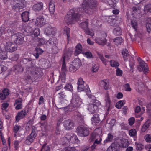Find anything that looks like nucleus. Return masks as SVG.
Returning <instances> with one entry per match:
<instances>
[{"instance_id":"nucleus-1","label":"nucleus","mask_w":151,"mask_h":151,"mask_svg":"<svg viewBox=\"0 0 151 151\" xmlns=\"http://www.w3.org/2000/svg\"><path fill=\"white\" fill-rule=\"evenodd\" d=\"M97 6L96 0H85L82 4L81 7L85 12L92 14L96 10Z\"/></svg>"},{"instance_id":"nucleus-2","label":"nucleus","mask_w":151,"mask_h":151,"mask_svg":"<svg viewBox=\"0 0 151 151\" xmlns=\"http://www.w3.org/2000/svg\"><path fill=\"white\" fill-rule=\"evenodd\" d=\"M80 17L78 10L75 9L70 10L65 18V20L66 23L70 24L73 23L74 22L78 20Z\"/></svg>"},{"instance_id":"nucleus-3","label":"nucleus","mask_w":151,"mask_h":151,"mask_svg":"<svg viewBox=\"0 0 151 151\" xmlns=\"http://www.w3.org/2000/svg\"><path fill=\"white\" fill-rule=\"evenodd\" d=\"M101 129L99 128H97L96 129L92 134L89 139V142H91L94 139H96L93 144L92 145V148L94 149L97 145L100 144L101 142L102 138L101 137Z\"/></svg>"},{"instance_id":"nucleus-4","label":"nucleus","mask_w":151,"mask_h":151,"mask_svg":"<svg viewBox=\"0 0 151 151\" xmlns=\"http://www.w3.org/2000/svg\"><path fill=\"white\" fill-rule=\"evenodd\" d=\"M91 103L88 105V110L92 114L96 113L98 109V106L100 105L101 103L95 98L92 99L91 101Z\"/></svg>"},{"instance_id":"nucleus-5","label":"nucleus","mask_w":151,"mask_h":151,"mask_svg":"<svg viewBox=\"0 0 151 151\" xmlns=\"http://www.w3.org/2000/svg\"><path fill=\"white\" fill-rule=\"evenodd\" d=\"M11 3L12 5V9L16 10L17 11L26 6V2L24 0H12Z\"/></svg>"},{"instance_id":"nucleus-6","label":"nucleus","mask_w":151,"mask_h":151,"mask_svg":"<svg viewBox=\"0 0 151 151\" xmlns=\"http://www.w3.org/2000/svg\"><path fill=\"white\" fill-rule=\"evenodd\" d=\"M81 104V101L79 96L76 94H74L73 95L71 101L70 109H71V111L73 110L74 109H73L72 107L74 108H77L79 107Z\"/></svg>"},{"instance_id":"nucleus-7","label":"nucleus","mask_w":151,"mask_h":151,"mask_svg":"<svg viewBox=\"0 0 151 151\" xmlns=\"http://www.w3.org/2000/svg\"><path fill=\"white\" fill-rule=\"evenodd\" d=\"M40 68L33 64L30 67H27L26 68L27 71H30L32 77L35 79H37L39 77L38 72Z\"/></svg>"},{"instance_id":"nucleus-8","label":"nucleus","mask_w":151,"mask_h":151,"mask_svg":"<svg viewBox=\"0 0 151 151\" xmlns=\"http://www.w3.org/2000/svg\"><path fill=\"white\" fill-rule=\"evenodd\" d=\"M76 132L78 135L81 137H86L89 134L88 129L83 125L78 126L77 128Z\"/></svg>"},{"instance_id":"nucleus-9","label":"nucleus","mask_w":151,"mask_h":151,"mask_svg":"<svg viewBox=\"0 0 151 151\" xmlns=\"http://www.w3.org/2000/svg\"><path fill=\"white\" fill-rule=\"evenodd\" d=\"M11 39V41L16 45H22L24 42V37L19 33L12 35Z\"/></svg>"},{"instance_id":"nucleus-10","label":"nucleus","mask_w":151,"mask_h":151,"mask_svg":"<svg viewBox=\"0 0 151 151\" xmlns=\"http://www.w3.org/2000/svg\"><path fill=\"white\" fill-rule=\"evenodd\" d=\"M67 71V70L66 68L65 60L64 59H63L61 73L59 76L60 78L61 79L62 82L63 83L65 82L66 78L65 72Z\"/></svg>"},{"instance_id":"nucleus-11","label":"nucleus","mask_w":151,"mask_h":151,"mask_svg":"<svg viewBox=\"0 0 151 151\" xmlns=\"http://www.w3.org/2000/svg\"><path fill=\"white\" fill-rule=\"evenodd\" d=\"M101 37H96L95 38V40L96 42L99 45H104L106 44L107 40L106 38L107 37V34L106 33L104 32L101 34Z\"/></svg>"},{"instance_id":"nucleus-12","label":"nucleus","mask_w":151,"mask_h":151,"mask_svg":"<svg viewBox=\"0 0 151 151\" xmlns=\"http://www.w3.org/2000/svg\"><path fill=\"white\" fill-rule=\"evenodd\" d=\"M64 140L67 139L70 143H78L79 142V140L78 139L76 135L73 134H67L65 137H63Z\"/></svg>"},{"instance_id":"nucleus-13","label":"nucleus","mask_w":151,"mask_h":151,"mask_svg":"<svg viewBox=\"0 0 151 151\" xmlns=\"http://www.w3.org/2000/svg\"><path fill=\"white\" fill-rule=\"evenodd\" d=\"M84 84H79L78 85V90L79 91H85L86 92V93L87 95L89 97L92 98V96L91 97L90 95L91 92L90 90L89 86L86 85V86H83Z\"/></svg>"},{"instance_id":"nucleus-14","label":"nucleus","mask_w":151,"mask_h":151,"mask_svg":"<svg viewBox=\"0 0 151 151\" xmlns=\"http://www.w3.org/2000/svg\"><path fill=\"white\" fill-rule=\"evenodd\" d=\"M37 134L35 131L32 130L31 134L27 137V139L25 142V143L28 145H30L33 142L36 137Z\"/></svg>"},{"instance_id":"nucleus-15","label":"nucleus","mask_w":151,"mask_h":151,"mask_svg":"<svg viewBox=\"0 0 151 151\" xmlns=\"http://www.w3.org/2000/svg\"><path fill=\"white\" fill-rule=\"evenodd\" d=\"M140 7L138 5L133 7L132 14L133 16L136 19H139L142 16L141 14L140 13Z\"/></svg>"},{"instance_id":"nucleus-16","label":"nucleus","mask_w":151,"mask_h":151,"mask_svg":"<svg viewBox=\"0 0 151 151\" xmlns=\"http://www.w3.org/2000/svg\"><path fill=\"white\" fill-rule=\"evenodd\" d=\"M73 53V51L71 49L68 48L67 49H66L64 51L62 59H64L65 60L66 59L67 60H68L71 58Z\"/></svg>"},{"instance_id":"nucleus-17","label":"nucleus","mask_w":151,"mask_h":151,"mask_svg":"<svg viewBox=\"0 0 151 151\" xmlns=\"http://www.w3.org/2000/svg\"><path fill=\"white\" fill-rule=\"evenodd\" d=\"M64 126L66 129L68 130L72 129L74 126V123L70 120H65L63 123Z\"/></svg>"},{"instance_id":"nucleus-18","label":"nucleus","mask_w":151,"mask_h":151,"mask_svg":"<svg viewBox=\"0 0 151 151\" xmlns=\"http://www.w3.org/2000/svg\"><path fill=\"white\" fill-rule=\"evenodd\" d=\"M35 24L39 27H41L46 24L45 20L43 16H39L36 19Z\"/></svg>"},{"instance_id":"nucleus-19","label":"nucleus","mask_w":151,"mask_h":151,"mask_svg":"<svg viewBox=\"0 0 151 151\" xmlns=\"http://www.w3.org/2000/svg\"><path fill=\"white\" fill-rule=\"evenodd\" d=\"M27 114L26 110H22L20 112H18L16 117V121L18 122L21 119L24 118L25 116Z\"/></svg>"},{"instance_id":"nucleus-20","label":"nucleus","mask_w":151,"mask_h":151,"mask_svg":"<svg viewBox=\"0 0 151 151\" xmlns=\"http://www.w3.org/2000/svg\"><path fill=\"white\" fill-rule=\"evenodd\" d=\"M43 7V3L40 2L34 4L33 6L32 9L35 11L37 12L42 10Z\"/></svg>"},{"instance_id":"nucleus-21","label":"nucleus","mask_w":151,"mask_h":151,"mask_svg":"<svg viewBox=\"0 0 151 151\" xmlns=\"http://www.w3.org/2000/svg\"><path fill=\"white\" fill-rule=\"evenodd\" d=\"M55 28L48 27L45 28V33L46 35L48 36L51 34L54 35L55 33Z\"/></svg>"},{"instance_id":"nucleus-22","label":"nucleus","mask_w":151,"mask_h":151,"mask_svg":"<svg viewBox=\"0 0 151 151\" xmlns=\"http://www.w3.org/2000/svg\"><path fill=\"white\" fill-rule=\"evenodd\" d=\"M29 13L27 11L23 12L21 14V16L22 20L23 22H26L28 21L29 19Z\"/></svg>"},{"instance_id":"nucleus-23","label":"nucleus","mask_w":151,"mask_h":151,"mask_svg":"<svg viewBox=\"0 0 151 151\" xmlns=\"http://www.w3.org/2000/svg\"><path fill=\"white\" fill-rule=\"evenodd\" d=\"M139 66L141 67L140 68V71H143L145 74L147 73L148 69L147 68V65L144 62L142 63H140Z\"/></svg>"},{"instance_id":"nucleus-24","label":"nucleus","mask_w":151,"mask_h":151,"mask_svg":"<svg viewBox=\"0 0 151 151\" xmlns=\"http://www.w3.org/2000/svg\"><path fill=\"white\" fill-rule=\"evenodd\" d=\"M22 62L24 64L26 65V68L30 67L33 64L32 60L28 58H23Z\"/></svg>"},{"instance_id":"nucleus-25","label":"nucleus","mask_w":151,"mask_h":151,"mask_svg":"<svg viewBox=\"0 0 151 151\" xmlns=\"http://www.w3.org/2000/svg\"><path fill=\"white\" fill-rule=\"evenodd\" d=\"M82 48L81 45L79 43L78 44L76 47V50L74 54V55L75 56H77L81 53L82 50Z\"/></svg>"},{"instance_id":"nucleus-26","label":"nucleus","mask_w":151,"mask_h":151,"mask_svg":"<svg viewBox=\"0 0 151 151\" xmlns=\"http://www.w3.org/2000/svg\"><path fill=\"white\" fill-rule=\"evenodd\" d=\"M105 101L106 102V106L107 107V111H109V108L111 105V100L109 96V94L108 93L106 94L105 96Z\"/></svg>"},{"instance_id":"nucleus-27","label":"nucleus","mask_w":151,"mask_h":151,"mask_svg":"<svg viewBox=\"0 0 151 151\" xmlns=\"http://www.w3.org/2000/svg\"><path fill=\"white\" fill-rule=\"evenodd\" d=\"M54 1L53 0H51L50 1L49 5V9L50 12L52 13H53L55 11V7L54 4Z\"/></svg>"},{"instance_id":"nucleus-28","label":"nucleus","mask_w":151,"mask_h":151,"mask_svg":"<svg viewBox=\"0 0 151 151\" xmlns=\"http://www.w3.org/2000/svg\"><path fill=\"white\" fill-rule=\"evenodd\" d=\"M35 53L34 54V55L35 56L36 59L39 57V55L42 54L44 52L43 50L40 47H36L35 48Z\"/></svg>"},{"instance_id":"nucleus-29","label":"nucleus","mask_w":151,"mask_h":151,"mask_svg":"<svg viewBox=\"0 0 151 151\" xmlns=\"http://www.w3.org/2000/svg\"><path fill=\"white\" fill-rule=\"evenodd\" d=\"M7 55L6 52L2 50V48L0 47V58L4 60L7 58Z\"/></svg>"},{"instance_id":"nucleus-30","label":"nucleus","mask_w":151,"mask_h":151,"mask_svg":"<svg viewBox=\"0 0 151 151\" xmlns=\"http://www.w3.org/2000/svg\"><path fill=\"white\" fill-rule=\"evenodd\" d=\"M91 120L94 123H98L101 121L99 115L98 114H94Z\"/></svg>"},{"instance_id":"nucleus-31","label":"nucleus","mask_w":151,"mask_h":151,"mask_svg":"<svg viewBox=\"0 0 151 151\" xmlns=\"http://www.w3.org/2000/svg\"><path fill=\"white\" fill-rule=\"evenodd\" d=\"M94 149L92 148V146L90 147L89 145H85L81 147V151H93Z\"/></svg>"},{"instance_id":"nucleus-32","label":"nucleus","mask_w":151,"mask_h":151,"mask_svg":"<svg viewBox=\"0 0 151 151\" xmlns=\"http://www.w3.org/2000/svg\"><path fill=\"white\" fill-rule=\"evenodd\" d=\"M113 33L116 35L119 36L121 35L122 31L120 28L118 26L114 28L113 30Z\"/></svg>"},{"instance_id":"nucleus-33","label":"nucleus","mask_w":151,"mask_h":151,"mask_svg":"<svg viewBox=\"0 0 151 151\" xmlns=\"http://www.w3.org/2000/svg\"><path fill=\"white\" fill-rule=\"evenodd\" d=\"M70 33V28L67 27H65L64 29L63 34L67 35V38L68 41L69 40Z\"/></svg>"},{"instance_id":"nucleus-34","label":"nucleus","mask_w":151,"mask_h":151,"mask_svg":"<svg viewBox=\"0 0 151 151\" xmlns=\"http://www.w3.org/2000/svg\"><path fill=\"white\" fill-rule=\"evenodd\" d=\"M122 55H123V57L124 59V61H127V57L129 55L128 51L126 49L123 50L122 52Z\"/></svg>"},{"instance_id":"nucleus-35","label":"nucleus","mask_w":151,"mask_h":151,"mask_svg":"<svg viewBox=\"0 0 151 151\" xmlns=\"http://www.w3.org/2000/svg\"><path fill=\"white\" fill-rule=\"evenodd\" d=\"M151 124V123L149 122V121L146 122L142 126L141 131L142 132H145L147 129L149 127L150 125Z\"/></svg>"},{"instance_id":"nucleus-36","label":"nucleus","mask_w":151,"mask_h":151,"mask_svg":"<svg viewBox=\"0 0 151 151\" xmlns=\"http://www.w3.org/2000/svg\"><path fill=\"white\" fill-rule=\"evenodd\" d=\"M14 68L15 70L18 72H22L23 70V68L20 64L14 65Z\"/></svg>"},{"instance_id":"nucleus-37","label":"nucleus","mask_w":151,"mask_h":151,"mask_svg":"<svg viewBox=\"0 0 151 151\" xmlns=\"http://www.w3.org/2000/svg\"><path fill=\"white\" fill-rule=\"evenodd\" d=\"M114 44L116 45H119L123 42V40L120 37H118L113 39Z\"/></svg>"},{"instance_id":"nucleus-38","label":"nucleus","mask_w":151,"mask_h":151,"mask_svg":"<svg viewBox=\"0 0 151 151\" xmlns=\"http://www.w3.org/2000/svg\"><path fill=\"white\" fill-rule=\"evenodd\" d=\"M88 23L87 21L83 22L79 24L80 26L85 30L88 29Z\"/></svg>"},{"instance_id":"nucleus-39","label":"nucleus","mask_w":151,"mask_h":151,"mask_svg":"<svg viewBox=\"0 0 151 151\" xmlns=\"http://www.w3.org/2000/svg\"><path fill=\"white\" fill-rule=\"evenodd\" d=\"M111 146L113 151H118L119 149V145L116 142L112 143Z\"/></svg>"},{"instance_id":"nucleus-40","label":"nucleus","mask_w":151,"mask_h":151,"mask_svg":"<svg viewBox=\"0 0 151 151\" xmlns=\"http://www.w3.org/2000/svg\"><path fill=\"white\" fill-rule=\"evenodd\" d=\"M125 104V100H121L116 103V106L117 108L120 109Z\"/></svg>"},{"instance_id":"nucleus-41","label":"nucleus","mask_w":151,"mask_h":151,"mask_svg":"<svg viewBox=\"0 0 151 151\" xmlns=\"http://www.w3.org/2000/svg\"><path fill=\"white\" fill-rule=\"evenodd\" d=\"M17 46L13 44V45L10 47H8V48H7V50L6 51L8 52H12L15 51L17 50Z\"/></svg>"},{"instance_id":"nucleus-42","label":"nucleus","mask_w":151,"mask_h":151,"mask_svg":"<svg viewBox=\"0 0 151 151\" xmlns=\"http://www.w3.org/2000/svg\"><path fill=\"white\" fill-rule=\"evenodd\" d=\"M57 42V39L55 37H53L50 39L47 42V44H49L50 45H56V43Z\"/></svg>"},{"instance_id":"nucleus-43","label":"nucleus","mask_w":151,"mask_h":151,"mask_svg":"<svg viewBox=\"0 0 151 151\" xmlns=\"http://www.w3.org/2000/svg\"><path fill=\"white\" fill-rule=\"evenodd\" d=\"M73 63L76 66L79 68L80 65H81V63L80 60L79 58H76L73 61Z\"/></svg>"},{"instance_id":"nucleus-44","label":"nucleus","mask_w":151,"mask_h":151,"mask_svg":"<svg viewBox=\"0 0 151 151\" xmlns=\"http://www.w3.org/2000/svg\"><path fill=\"white\" fill-rule=\"evenodd\" d=\"M46 143H44L40 151H50V148L48 145H47Z\"/></svg>"},{"instance_id":"nucleus-45","label":"nucleus","mask_w":151,"mask_h":151,"mask_svg":"<svg viewBox=\"0 0 151 151\" xmlns=\"http://www.w3.org/2000/svg\"><path fill=\"white\" fill-rule=\"evenodd\" d=\"M144 11L151 13V4H147L144 6Z\"/></svg>"},{"instance_id":"nucleus-46","label":"nucleus","mask_w":151,"mask_h":151,"mask_svg":"<svg viewBox=\"0 0 151 151\" xmlns=\"http://www.w3.org/2000/svg\"><path fill=\"white\" fill-rule=\"evenodd\" d=\"M129 134L131 136L134 137L136 135V130L135 129H131L129 131Z\"/></svg>"},{"instance_id":"nucleus-47","label":"nucleus","mask_w":151,"mask_h":151,"mask_svg":"<svg viewBox=\"0 0 151 151\" xmlns=\"http://www.w3.org/2000/svg\"><path fill=\"white\" fill-rule=\"evenodd\" d=\"M52 53L54 54L58 53L59 51V49L56 45L52 46Z\"/></svg>"},{"instance_id":"nucleus-48","label":"nucleus","mask_w":151,"mask_h":151,"mask_svg":"<svg viewBox=\"0 0 151 151\" xmlns=\"http://www.w3.org/2000/svg\"><path fill=\"white\" fill-rule=\"evenodd\" d=\"M64 88L66 90H68L71 91H73L72 86L70 83H68L66 84L64 87Z\"/></svg>"},{"instance_id":"nucleus-49","label":"nucleus","mask_w":151,"mask_h":151,"mask_svg":"<svg viewBox=\"0 0 151 151\" xmlns=\"http://www.w3.org/2000/svg\"><path fill=\"white\" fill-rule=\"evenodd\" d=\"M75 117L78 119L82 120L83 119V117L80 113L76 112L75 114Z\"/></svg>"},{"instance_id":"nucleus-50","label":"nucleus","mask_w":151,"mask_h":151,"mask_svg":"<svg viewBox=\"0 0 151 151\" xmlns=\"http://www.w3.org/2000/svg\"><path fill=\"white\" fill-rule=\"evenodd\" d=\"M101 83L103 85L105 89H107L109 88V84L107 83L104 81H101Z\"/></svg>"},{"instance_id":"nucleus-51","label":"nucleus","mask_w":151,"mask_h":151,"mask_svg":"<svg viewBox=\"0 0 151 151\" xmlns=\"http://www.w3.org/2000/svg\"><path fill=\"white\" fill-rule=\"evenodd\" d=\"M110 65L112 67H118L119 65V63L117 62L114 61L113 62L112 60L110 61Z\"/></svg>"},{"instance_id":"nucleus-52","label":"nucleus","mask_w":151,"mask_h":151,"mask_svg":"<svg viewBox=\"0 0 151 151\" xmlns=\"http://www.w3.org/2000/svg\"><path fill=\"white\" fill-rule=\"evenodd\" d=\"M131 25L132 27L136 30L137 27V21L133 20L131 21Z\"/></svg>"},{"instance_id":"nucleus-53","label":"nucleus","mask_w":151,"mask_h":151,"mask_svg":"<svg viewBox=\"0 0 151 151\" xmlns=\"http://www.w3.org/2000/svg\"><path fill=\"white\" fill-rule=\"evenodd\" d=\"M108 21L109 22L111 26H114L116 24V20L114 19L109 18Z\"/></svg>"},{"instance_id":"nucleus-54","label":"nucleus","mask_w":151,"mask_h":151,"mask_svg":"<svg viewBox=\"0 0 151 151\" xmlns=\"http://www.w3.org/2000/svg\"><path fill=\"white\" fill-rule=\"evenodd\" d=\"M19 58V55L16 54L13 55L12 57L10 58V59L12 61H17Z\"/></svg>"},{"instance_id":"nucleus-55","label":"nucleus","mask_w":151,"mask_h":151,"mask_svg":"<svg viewBox=\"0 0 151 151\" xmlns=\"http://www.w3.org/2000/svg\"><path fill=\"white\" fill-rule=\"evenodd\" d=\"M117 1V0H107V1L109 5L111 6H114Z\"/></svg>"},{"instance_id":"nucleus-56","label":"nucleus","mask_w":151,"mask_h":151,"mask_svg":"<svg viewBox=\"0 0 151 151\" xmlns=\"http://www.w3.org/2000/svg\"><path fill=\"white\" fill-rule=\"evenodd\" d=\"M78 68L75 66L72 65H70L69 68L70 71L72 72H75Z\"/></svg>"},{"instance_id":"nucleus-57","label":"nucleus","mask_w":151,"mask_h":151,"mask_svg":"<svg viewBox=\"0 0 151 151\" xmlns=\"http://www.w3.org/2000/svg\"><path fill=\"white\" fill-rule=\"evenodd\" d=\"M99 57V58L102 61L103 63L105 65H106L107 62H108V60L104 59L102 55H100Z\"/></svg>"},{"instance_id":"nucleus-58","label":"nucleus","mask_w":151,"mask_h":151,"mask_svg":"<svg viewBox=\"0 0 151 151\" xmlns=\"http://www.w3.org/2000/svg\"><path fill=\"white\" fill-rule=\"evenodd\" d=\"M34 35L35 37H37L40 34V30L38 28H36L33 31Z\"/></svg>"},{"instance_id":"nucleus-59","label":"nucleus","mask_w":151,"mask_h":151,"mask_svg":"<svg viewBox=\"0 0 151 151\" xmlns=\"http://www.w3.org/2000/svg\"><path fill=\"white\" fill-rule=\"evenodd\" d=\"M6 30L4 27H0V37L3 34L5 33Z\"/></svg>"},{"instance_id":"nucleus-60","label":"nucleus","mask_w":151,"mask_h":151,"mask_svg":"<svg viewBox=\"0 0 151 151\" xmlns=\"http://www.w3.org/2000/svg\"><path fill=\"white\" fill-rule=\"evenodd\" d=\"M144 146L141 144L137 143L136 145V149L139 151H141L144 148Z\"/></svg>"},{"instance_id":"nucleus-61","label":"nucleus","mask_w":151,"mask_h":151,"mask_svg":"<svg viewBox=\"0 0 151 151\" xmlns=\"http://www.w3.org/2000/svg\"><path fill=\"white\" fill-rule=\"evenodd\" d=\"M144 138L146 141L149 142H151V137L150 135H146L145 136Z\"/></svg>"},{"instance_id":"nucleus-62","label":"nucleus","mask_w":151,"mask_h":151,"mask_svg":"<svg viewBox=\"0 0 151 151\" xmlns=\"http://www.w3.org/2000/svg\"><path fill=\"white\" fill-rule=\"evenodd\" d=\"M99 68V66L95 64L94 65H93V66L92 68V70L93 72H96L98 71Z\"/></svg>"},{"instance_id":"nucleus-63","label":"nucleus","mask_w":151,"mask_h":151,"mask_svg":"<svg viewBox=\"0 0 151 151\" xmlns=\"http://www.w3.org/2000/svg\"><path fill=\"white\" fill-rule=\"evenodd\" d=\"M129 123L130 125L133 124L135 122V119L134 117H131L129 119Z\"/></svg>"},{"instance_id":"nucleus-64","label":"nucleus","mask_w":151,"mask_h":151,"mask_svg":"<svg viewBox=\"0 0 151 151\" xmlns=\"http://www.w3.org/2000/svg\"><path fill=\"white\" fill-rule=\"evenodd\" d=\"M146 28L147 31L149 33L151 32V24L150 23H147L146 24Z\"/></svg>"}]
</instances>
